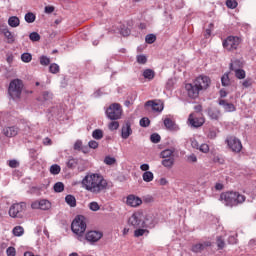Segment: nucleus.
I'll list each match as a JSON object with an SVG mask.
<instances>
[{
	"label": "nucleus",
	"instance_id": "nucleus-1",
	"mask_svg": "<svg viewBox=\"0 0 256 256\" xmlns=\"http://www.w3.org/2000/svg\"><path fill=\"white\" fill-rule=\"evenodd\" d=\"M83 189L93 193L94 195H99L103 191L107 190L108 183L99 173H88L81 181Z\"/></svg>",
	"mask_w": 256,
	"mask_h": 256
},
{
	"label": "nucleus",
	"instance_id": "nucleus-2",
	"mask_svg": "<svg viewBox=\"0 0 256 256\" xmlns=\"http://www.w3.org/2000/svg\"><path fill=\"white\" fill-rule=\"evenodd\" d=\"M128 224L131 225L134 229H143L145 227H155L153 222V216H145L143 212H134L131 217L128 219Z\"/></svg>",
	"mask_w": 256,
	"mask_h": 256
},
{
	"label": "nucleus",
	"instance_id": "nucleus-3",
	"mask_svg": "<svg viewBox=\"0 0 256 256\" xmlns=\"http://www.w3.org/2000/svg\"><path fill=\"white\" fill-rule=\"evenodd\" d=\"M247 197L239 192H224L220 195V200L226 205V207H237V205H243Z\"/></svg>",
	"mask_w": 256,
	"mask_h": 256
},
{
	"label": "nucleus",
	"instance_id": "nucleus-4",
	"mask_svg": "<svg viewBox=\"0 0 256 256\" xmlns=\"http://www.w3.org/2000/svg\"><path fill=\"white\" fill-rule=\"evenodd\" d=\"M71 230L77 236L78 241H83L85 231H87V218L83 215L76 216L71 224Z\"/></svg>",
	"mask_w": 256,
	"mask_h": 256
},
{
	"label": "nucleus",
	"instance_id": "nucleus-5",
	"mask_svg": "<svg viewBox=\"0 0 256 256\" xmlns=\"http://www.w3.org/2000/svg\"><path fill=\"white\" fill-rule=\"evenodd\" d=\"M27 211V203L19 202L10 206L8 214L12 219H23Z\"/></svg>",
	"mask_w": 256,
	"mask_h": 256
},
{
	"label": "nucleus",
	"instance_id": "nucleus-6",
	"mask_svg": "<svg viewBox=\"0 0 256 256\" xmlns=\"http://www.w3.org/2000/svg\"><path fill=\"white\" fill-rule=\"evenodd\" d=\"M8 93L12 99H20L21 93H23V81L19 79L12 80L8 87Z\"/></svg>",
	"mask_w": 256,
	"mask_h": 256
},
{
	"label": "nucleus",
	"instance_id": "nucleus-7",
	"mask_svg": "<svg viewBox=\"0 0 256 256\" xmlns=\"http://www.w3.org/2000/svg\"><path fill=\"white\" fill-rule=\"evenodd\" d=\"M106 116L110 121H117L121 119L123 115V109L121 108V104L113 103L106 109Z\"/></svg>",
	"mask_w": 256,
	"mask_h": 256
},
{
	"label": "nucleus",
	"instance_id": "nucleus-8",
	"mask_svg": "<svg viewBox=\"0 0 256 256\" xmlns=\"http://www.w3.org/2000/svg\"><path fill=\"white\" fill-rule=\"evenodd\" d=\"M175 150L165 149L160 153V157L162 158L161 164L166 169H171L173 165H175Z\"/></svg>",
	"mask_w": 256,
	"mask_h": 256
},
{
	"label": "nucleus",
	"instance_id": "nucleus-9",
	"mask_svg": "<svg viewBox=\"0 0 256 256\" xmlns=\"http://www.w3.org/2000/svg\"><path fill=\"white\" fill-rule=\"evenodd\" d=\"M227 146L233 153H241V149H243V144H241V140L235 136H229L226 138Z\"/></svg>",
	"mask_w": 256,
	"mask_h": 256
},
{
	"label": "nucleus",
	"instance_id": "nucleus-10",
	"mask_svg": "<svg viewBox=\"0 0 256 256\" xmlns=\"http://www.w3.org/2000/svg\"><path fill=\"white\" fill-rule=\"evenodd\" d=\"M241 43V40L239 37L236 36H228L224 41H223V47L226 49V51H235L237 47H239V44Z\"/></svg>",
	"mask_w": 256,
	"mask_h": 256
},
{
	"label": "nucleus",
	"instance_id": "nucleus-11",
	"mask_svg": "<svg viewBox=\"0 0 256 256\" xmlns=\"http://www.w3.org/2000/svg\"><path fill=\"white\" fill-rule=\"evenodd\" d=\"M194 83L200 92L207 91L208 87H211V78H209V76L200 75L194 80Z\"/></svg>",
	"mask_w": 256,
	"mask_h": 256
},
{
	"label": "nucleus",
	"instance_id": "nucleus-12",
	"mask_svg": "<svg viewBox=\"0 0 256 256\" xmlns=\"http://www.w3.org/2000/svg\"><path fill=\"white\" fill-rule=\"evenodd\" d=\"M185 90L190 99H197L199 97V94L201 93V90L197 85H195V82L188 83L185 85Z\"/></svg>",
	"mask_w": 256,
	"mask_h": 256
},
{
	"label": "nucleus",
	"instance_id": "nucleus-13",
	"mask_svg": "<svg viewBox=\"0 0 256 256\" xmlns=\"http://www.w3.org/2000/svg\"><path fill=\"white\" fill-rule=\"evenodd\" d=\"M32 209H41L42 211H47L51 209V202L48 200H36L31 204Z\"/></svg>",
	"mask_w": 256,
	"mask_h": 256
},
{
	"label": "nucleus",
	"instance_id": "nucleus-14",
	"mask_svg": "<svg viewBox=\"0 0 256 256\" xmlns=\"http://www.w3.org/2000/svg\"><path fill=\"white\" fill-rule=\"evenodd\" d=\"M101 237H103V233H101L100 231H89L85 235V239L89 243H97V241H99Z\"/></svg>",
	"mask_w": 256,
	"mask_h": 256
},
{
	"label": "nucleus",
	"instance_id": "nucleus-15",
	"mask_svg": "<svg viewBox=\"0 0 256 256\" xmlns=\"http://www.w3.org/2000/svg\"><path fill=\"white\" fill-rule=\"evenodd\" d=\"M143 203V200L141 198L135 196V195H129L126 198V205L129 207H139Z\"/></svg>",
	"mask_w": 256,
	"mask_h": 256
},
{
	"label": "nucleus",
	"instance_id": "nucleus-16",
	"mask_svg": "<svg viewBox=\"0 0 256 256\" xmlns=\"http://www.w3.org/2000/svg\"><path fill=\"white\" fill-rule=\"evenodd\" d=\"M189 125L191 127H201L203 126V123H205V120L203 118H197L195 117V114H190L188 118Z\"/></svg>",
	"mask_w": 256,
	"mask_h": 256
},
{
	"label": "nucleus",
	"instance_id": "nucleus-17",
	"mask_svg": "<svg viewBox=\"0 0 256 256\" xmlns=\"http://www.w3.org/2000/svg\"><path fill=\"white\" fill-rule=\"evenodd\" d=\"M133 135V130L131 129V123L126 122L121 129V137L122 139H129Z\"/></svg>",
	"mask_w": 256,
	"mask_h": 256
},
{
	"label": "nucleus",
	"instance_id": "nucleus-18",
	"mask_svg": "<svg viewBox=\"0 0 256 256\" xmlns=\"http://www.w3.org/2000/svg\"><path fill=\"white\" fill-rule=\"evenodd\" d=\"M145 107H151L152 111H157L158 113H161L163 111V103L157 102L155 100H150L145 103Z\"/></svg>",
	"mask_w": 256,
	"mask_h": 256
},
{
	"label": "nucleus",
	"instance_id": "nucleus-19",
	"mask_svg": "<svg viewBox=\"0 0 256 256\" xmlns=\"http://www.w3.org/2000/svg\"><path fill=\"white\" fill-rule=\"evenodd\" d=\"M0 33H3L4 37L7 39V43H15V35L11 31H9V28L7 26L0 29Z\"/></svg>",
	"mask_w": 256,
	"mask_h": 256
},
{
	"label": "nucleus",
	"instance_id": "nucleus-20",
	"mask_svg": "<svg viewBox=\"0 0 256 256\" xmlns=\"http://www.w3.org/2000/svg\"><path fill=\"white\" fill-rule=\"evenodd\" d=\"M207 247H211V242L206 241L203 243L195 244L194 246H192V251L193 253H201V251H205Z\"/></svg>",
	"mask_w": 256,
	"mask_h": 256
},
{
	"label": "nucleus",
	"instance_id": "nucleus-21",
	"mask_svg": "<svg viewBox=\"0 0 256 256\" xmlns=\"http://www.w3.org/2000/svg\"><path fill=\"white\" fill-rule=\"evenodd\" d=\"M19 133V128L12 126V127H6L3 129V134L5 137H15Z\"/></svg>",
	"mask_w": 256,
	"mask_h": 256
},
{
	"label": "nucleus",
	"instance_id": "nucleus-22",
	"mask_svg": "<svg viewBox=\"0 0 256 256\" xmlns=\"http://www.w3.org/2000/svg\"><path fill=\"white\" fill-rule=\"evenodd\" d=\"M219 105H221L227 113H233V111H235V105L225 100H220Z\"/></svg>",
	"mask_w": 256,
	"mask_h": 256
},
{
	"label": "nucleus",
	"instance_id": "nucleus-23",
	"mask_svg": "<svg viewBox=\"0 0 256 256\" xmlns=\"http://www.w3.org/2000/svg\"><path fill=\"white\" fill-rule=\"evenodd\" d=\"M164 126L166 127V129H168V131H177V129H179V127H177V124H175V122L170 118L164 119Z\"/></svg>",
	"mask_w": 256,
	"mask_h": 256
},
{
	"label": "nucleus",
	"instance_id": "nucleus-24",
	"mask_svg": "<svg viewBox=\"0 0 256 256\" xmlns=\"http://www.w3.org/2000/svg\"><path fill=\"white\" fill-rule=\"evenodd\" d=\"M8 25L10 27H19V25H21V20H19V17L17 16H11L8 18Z\"/></svg>",
	"mask_w": 256,
	"mask_h": 256
},
{
	"label": "nucleus",
	"instance_id": "nucleus-25",
	"mask_svg": "<svg viewBox=\"0 0 256 256\" xmlns=\"http://www.w3.org/2000/svg\"><path fill=\"white\" fill-rule=\"evenodd\" d=\"M231 71L235 72V77L237 79H245V77H246L245 70L240 69V68H233V65L231 66Z\"/></svg>",
	"mask_w": 256,
	"mask_h": 256
},
{
	"label": "nucleus",
	"instance_id": "nucleus-26",
	"mask_svg": "<svg viewBox=\"0 0 256 256\" xmlns=\"http://www.w3.org/2000/svg\"><path fill=\"white\" fill-rule=\"evenodd\" d=\"M65 202L69 207H77V199H75V196L69 194L65 197Z\"/></svg>",
	"mask_w": 256,
	"mask_h": 256
},
{
	"label": "nucleus",
	"instance_id": "nucleus-27",
	"mask_svg": "<svg viewBox=\"0 0 256 256\" xmlns=\"http://www.w3.org/2000/svg\"><path fill=\"white\" fill-rule=\"evenodd\" d=\"M12 233L14 237H23V235L25 234V229L23 228V226H15L12 230Z\"/></svg>",
	"mask_w": 256,
	"mask_h": 256
},
{
	"label": "nucleus",
	"instance_id": "nucleus-28",
	"mask_svg": "<svg viewBox=\"0 0 256 256\" xmlns=\"http://www.w3.org/2000/svg\"><path fill=\"white\" fill-rule=\"evenodd\" d=\"M144 79H148V81H153L155 79V71L151 69H146L143 72Z\"/></svg>",
	"mask_w": 256,
	"mask_h": 256
},
{
	"label": "nucleus",
	"instance_id": "nucleus-29",
	"mask_svg": "<svg viewBox=\"0 0 256 256\" xmlns=\"http://www.w3.org/2000/svg\"><path fill=\"white\" fill-rule=\"evenodd\" d=\"M142 179H143V181H145V183H151V181H153V179H154L153 172H151V171L144 172L142 175Z\"/></svg>",
	"mask_w": 256,
	"mask_h": 256
},
{
	"label": "nucleus",
	"instance_id": "nucleus-30",
	"mask_svg": "<svg viewBox=\"0 0 256 256\" xmlns=\"http://www.w3.org/2000/svg\"><path fill=\"white\" fill-rule=\"evenodd\" d=\"M221 83L223 87H229V85H231V79H229V73H225L221 77Z\"/></svg>",
	"mask_w": 256,
	"mask_h": 256
},
{
	"label": "nucleus",
	"instance_id": "nucleus-31",
	"mask_svg": "<svg viewBox=\"0 0 256 256\" xmlns=\"http://www.w3.org/2000/svg\"><path fill=\"white\" fill-rule=\"evenodd\" d=\"M55 193H63L65 191V184L63 182H57L54 184Z\"/></svg>",
	"mask_w": 256,
	"mask_h": 256
},
{
	"label": "nucleus",
	"instance_id": "nucleus-32",
	"mask_svg": "<svg viewBox=\"0 0 256 256\" xmlns=\"http://www.w3.org/2000/svg\"><path fill=\"white\" fill-rule=\"evenodd\" d=\"M24 19L26 21V23H35V14H33V12H28L25 14Z\"/></svg>",
	"mask_w": 256,
	"mask_h": 256
},
{
	"label": "nucleus",
	"instance_id": "nucleus-33",
	"mask_svg": "<svg viewBox=\"0 0 256 256\" xmlns=\"http://www.w3.org/2000/svg\"><path fill=\"white\" fill-rule=\"evenodd\" d=\"M143 235H149V230L138 228L134 231L135 237H143Z\"/></svg>",
	"mask_w": 256,
	"mask_h": 256
},
{
	"label": "nucleus",
	"instance_id": "nucleus-34",
	"mask_svg": "<svg viewBox=\"0 0 256 256\" xmlns=\"http://www.w3.org/2000/svg\"><path fill=\"white\" fill-rule=\"evenodd\" d=\"M32 60L33 56L31 55V53H23L21 55V61H23V63H31Z\"/></svg>",
	"mask_w": 256,
	"mask_h": 256
},
{
	"label": "nucleus",
	"instance_id": "nucleus-35",
	"mask_svg": "<svg viewBox=\"0 0 256 256\" xmlns=\"http://www.w3.org/2000/svg\"><path fill=\"white\" fill-rule=\"evenodd\" d=\"M50 173L52 175H59V173H61V166H59L58 164H54L50 167Z\"/></svg>",
	"mask_w": 256,
	"mask_h": 256
},
{
	"label": "nucleus",
	"instance_id": "nucleus-36",
	"mask_svg": "<svg viewBox=\"0 0 256 256\" xmlns=\"http://www.w3.org/2000/svg\"><path fill=\"white\" fill-rule=\"evenodd\" d=\"M92 137L93 139L101 140L103 137V130L101 129H96L92 132Z\"/></svg>",
	"mask_w": 256,
	"mask_h": 256
},
{
	"label": "nucleus",
	"instance_id": "nucleus-37",
	"mask_svg": "<svg viewBox=\"0 0 256 256\" xmlns=\"http://www.w3.org/2000/svg\"><path fill=\"white\" fill-rule=\"evenodd\" d=\"M145 41H146V43L151 45V44L155 43V41H157V36H155V34H148L145 37Z\"/></svg>",
	"mask_w": 256,
	"mask_h": 256
},
{
	"label": "nucleus",
	"instance_id": "nucleus-38",
	"mask_svg": "<svg viewBox=\"0 0 256 256\" xmlns=\"http://www.w3.org/2000/svg\"><path fill=\"white\" fill-rule=\"evenodd\" d=\"M216 244L218 249H225V239H223V237L218 236L216 238Z\"/></svg>",
	"mask_w": 256,
	"mask_h": 256
},
{
	"label": "nucleus",
	"instance_id": "nucleus-39",
	"mask_svg": "<svg viewBox=\"0 0 256 256\" xmlns=\"http://www.w3.org/2000/svg\"><path fill=\"white\" fill-rule=\"evenodd\" d=\"M29 39L33 42L41 41V35H39L37 32H32L29 35Z\"/></svg>",
	"mask_w": 256,
	"mask_h": 256
},
{
	"label": "nucleus",
	"instance_id": "nucleus-40",
	"mask_svg": "<svg viewBox=\"0 0 256 256\" xmlns=\"http://www.w3.org/2000/svg\"><path fill=\"white\" fill-rule=\"evenodd\" d=\"M104 163L106 165H115V163H117V159H115V157L106 156L104 159Z\"/></svg>",
	"mask_w": 256,
	"mask_h": 256
},
{
	"label": "nucleus",
	"instance_id": "nucleus-41",
	"mask_svg": "<svg viewBox=\"0 0 256 256\" xmlns=\"http://www.w3.org/2000/svg\"><path fill=\"white\" fill-rule=\"evenodd\" d=\"M59 66L57 65V63H52L49 67V71L50 73H53V75H56V73H59Z\"/></svg>",
	"mask_w": 256,
	"mask_h": 256
},
{
	"label": "nucleus",
	"instance_id": "nucleus-42",
	"mask_svg": "<svg viewBox=\"0 0 256 256\" xmlns=\"http://www.w3.org/2000/svg\"><path fill=\"white\" fill-rule=\"evenodd\" d=\"M108 128L110 131H117L119 129V122L117 121H112L109 123Z\"/></svg>",
	"mask_w": 256,
	"mask_h": 256
},
{
	"label": "nucleus",
	"instance_id": "nucleus-43",
	"mask_svg": "<svg viewBox=\"0 0 256 256\" xmlns=\"http://www.w3.org/2000/svg\"><path fill=\"white\" fill-rule=\"evenodd\" d=\"M67 167H69V169H73V168L77 167V159H75V158H70V159L67 161Z\"/></svg>",
	"mask_w": 256,
	"mask_h": 256
},
{
	"label": "nucleus",
	"instance_id": "nucleus-44",
	"mask_svg": "<svg viewBox=\"0 0 256 256\" xmlns=\"http://www.w3.org/2000/svg\"><path fill=\"white\" fill-rule=\"evenodd\" d=\"M150 141L152 143H159L161 141V136L157 133H154L150 136Z\"/></svg>",
	"mask_w": 256,
	"mask_h": 256
},
{
	"label": "nucleus",
	"instance_id": "nucleus-45",
	"mask_svg": "<svg viewBox=\"0 0 256 256\" xmlns=\"http://www.w3.org/2000/svg\"><path fill=\"white\" fill-rule=\"evenodd\" d=\"M208 115L209 117H211V119H214V120L219 119V111L217 110H209Z\"/></svg>",
	"mask_w": 256,
	"mask_h": 256
},
{
	"label": "nucleus",
	"instance_id": "nucleus-46",
	"mask_svg": "<svg viewBox=\"0 0 256 256\" xmlns=\"http://www.w3.org/2000/svg\"><path fill=\"white\" fill-rule=\"evenodd\" d=\"M6 255L7 256H15V255H17V250H15V247L10 246L6 249Z\"/></svg>",
	"mask_w": 256,
	"mask_h": 256
},
{
	"label": "nucleus",
	"instance_id": "nucleus-47",
	"mask_svg": "<svg viewBox=\"0 0 256 256\" xmlns=\"http://www.w3.org/2000/svg\"><path fill=\"white\" fill-rule=\"evenodd\" d=\"M237 2L235 0H227L226 1V6L228 9H235L237 7Z\"/></svg>",
	"mask_w": 256,
	"mask_h": 256
},
{
	"label": "nucleus",
	"instance_id": "nucleus-48",
	"mask_svg": "<svg viewBox=\"0 0 256 256\" xmlns=\"http://www.w3.org/2000/svg\"><path fill=\"white\" fill-rule=\"evenodd\" d=\"M49 63H51V60L49 59V57H47V56H41L40 57V64L47 67V65H49Z\"/></svg>",
	"mask_w": 256,
	"mask_h": 256
},
{
	"label": "nucleus",
	"instance_id": "nucleus-49",
	"mask_svg": "<svg viewBox=\"0 0 256 256\" xmlns=\"http://www.w3.org/2000/svg\"><path fill=\"white\" fill-rule=\"evenodd\" d=\"M150 124H151V121L147 117H144L140 120L141 127H149Z\"/></svg>",
	"mask_w": 256,
	"mask_h": 256
},
{
	"label": "nucleus",
	"instance_id": "nucleus-50",
	"mask_svg": "<svg viewBox=\"0 0 256 256\" xmlns=\"http://www.w3.org/2000/svg\"><path fill=\"white\" fill-rule=\"evenodd\" d=\"M89 209H90L91 211H99V210L101 209V207L99 206V203H97V202H91V203L89 204Z\"/></svg>",
	"mask_w": 256,
	"mask_h": 256
},
{
	"label": "nucleus",
	"instance_id": "nucleus-51",
	"mask_svg": "<svg viewBox=\"0 0 256 256\" xmlns=\"http://www.w3.org/2000/svg\"><path fill=\"white\" fill-rule=\"evenodd\" d=\"M137 63H139L140 65H145V63H147V56L138 55L137 56Z\"/></svg>",
	"mask_w": 256,
	"mask_h": 256
},
{
	"label": "nucleus",
	"instance_id": "nucleus-52",
	"mask_svg": "<svg viewBox=\"0 0 256 256\" xmlns=\"http://www.w3.org/2000/svg\"><path fill=\"white\" fill-rule=\"evenodd\" d=\"M242 85L245 87V89H247L253 85V80L251 78H247L243 81Z\"/></svg>",
	"mask_w": 256,
	"mask_h": 256
},
{
	"label": "nucleus",
	"instance_id": "nucleus-53",
	"mask_svg": "<svg viewBox=\"0 0 256 256\" xmlns=\"http://www.w3.org/2000/svg\"><path fill=\"white\" fill-rule=\"evenodd\" d=\"M231 66L233 69H239L241 67V61L234 60L233 62H231L230 63V71H231Z\"/></svg>",
	"mask_w": 256,
	"mask_h": 256
},
{
	"label": "nucleus",
	"instance_id": "nucleus-54",
	"mask_svg": "<svg viewBox=\"0 0 256 256\" xmlns=\"http://www.w3.org/2000/svg\"><path fill=\"white\" fill-rule=\"evenodd\" d=\"M75 151H81L83 149V142L81 140H77L74 144Z\"/></svg>",
	"mask_w": 256,
	"mask_h": 256
},
{
	"label": "nucleus",
	"instance_id": "nucleus-55",
	"mask_svg": "<svg viewBox=\"0 0 256 256\" xmlns=\"http://www.w3.org/2000/svg\"><path fill=\"white\" fill-rule=\"evenodd\" d=\"M199 151H201V153H209V145L208 144L200 145Z\"/></svg>",
	"mask_w": 256,
	"mask_h": 256
},
{
	"label": "nucleus",
	"instance_id": "nucleus-56",
	"mask_svg": "<svg viewBox=\"0 0 256 256\" xmlns=\"http://www.w3.org/2000/svg\"><path fill=\"white\" fill-rule=\"evenodd\" d=\"M88 146L90 147V149H97V147H99V142L91 140L89 141Z\"/></svg>",
	"mask_w": 256,
	"mask_h": 256
},
{
	"label": "nucleus",
	"instance_id": "nucleus-57",
	"mask_svg": "<svg viewBox=\"0 0 256 256\" xmlns=\"http://www.w3.org/2000/svg\"><path fill=\"white\" fill-rule=\"evenodd\" d=\"M120 33L124 37H128V35H131V30L129 28H121Z\"/></svg>",
	"mask_w": 256,
	"mask_h": 256
},
{
	"label": "nucleus",
	"instance_id": "nucleus-58",
	"mask_svg": "<svg viewBox=\"0 0 256 256\" xmlns=\"http://www.w3.org/2000/svg\"><path fill=\"white\" fill-rule=\"evenodd\" d=\"M8 165L11 169H17V167H19V162H17V160H10Z\"/></svg>",
	"mask_w": 256,
	"mask_h": 256
},
{
	"label": "nucleus",
	"instance_id": "nucleus-59",
	"mask_svg": "<svg viewBox=\"0 0 256 256\" xmlns=\"http://www.w3.org/2000/svg\"><path fill=\"white\" fill-rule=\"evenodd\" d=\"M187 159L190 163H197V156L195 154L187 156Z\"/></svg>",
	"mask_w": 256,
	"mask_h": 256
},
{
	"label": "nucleus",
	"instance_id": "nucleus-60",
	"mask_svg": "<svg viewBox=\"0 0 256 256\" xmlns=\"http://www.w3.org/2000/svg\"><path fill=\"white\" fill-rule=\"evenodd\" d=\"M43 99H45V101H49V99H53V94L51 92H44Z\"/></svg>",
	"mask_w": 256,
	"mask_h": 256
},
{
	"label": "nucleus",
	"instance_id": "nucleus-61",
	"mask_svg": "<svg viewBox=\"0 0 256 256\" xmlns=\"http://www.w3.org/2000/svg\"><path fill=\"white\" fill-rule=\"evenodd\" d=\"M228 243H229L230 245H235V244L237 243V238H236L235 236H230V237L228 238Z\"/></svg>",
	"mask_w": 256,
	"mask_h": 256
},
{
	"label": "nucleus",
	"instance_id": "nucleus-62",
	"mask_svg": "<svg viewBox=\"0 0 256 256\" xmlns=\"http://www.w3.org/2000/svg\"><path fill=\"white\" fill-rule=\"evenodd\" d=\"M208 137L209 139H215V137H217V132H215V130H210L208 133Z\"/></svg>",
	"mask_w": 256,
	"mask_h": 256
},
{
	"label": "nucleus",
	"instance_id": "nucleus-63",
	"mask_svg": "<svg viewBox=\"0 0 256 256\" xmlns=\"http://www.w3.org/2000/svg\"><path fill=\"white\" fill-rule=\"evenodd\" d=\"M53 11H55V7L53 6H46L45 7V13H53Z\"/></svg>",
	"mask_w": 256,
	"mask_h": 256
},
{
	"label": "nucleus",
	"instance_id": "nucleus-64",
	"mask_svg": "<svg viewBox=\"0 0 256 256\" xmlns=\"http://www.w3.org/2000/svg\"><path fill=\"white\" fill-rule=\"evenodd\" d=\"M140 169H141V171L147 172L148 169H149V164H142V165L140 166Z\"/></svg>",
	"mask_w": 256,
	"mask_h": 256
}]
</instances>
